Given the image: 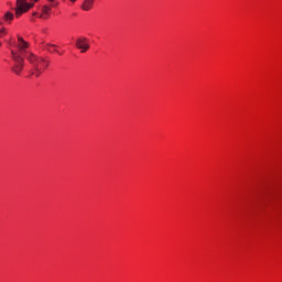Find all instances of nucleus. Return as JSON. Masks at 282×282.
<instances>
[{"instance_id": "f257e3e1", "label": "nucleus", "mask_w": 282, "mask_h": 282, "mask_svg": "<svg viewBox=\"0 0 282 282\" xmlns=\"http://www.w3.org/2000/svg\"><path fill=\"white\" fill-rule=\"evenodd\" d=\"M15 46L18 47V51L11 50V56L14 61L12 72L15 73L17 76H20L21 72H23V67H25L26 59L32 67L31 76L39 78L41 74H43V69L50 65V62L28 51L30 44L21 36H18V44Z\"/></svg>"}, {"instance_id": "f03ea898", "label": "nucleus", "mask_w": 282, "mask_h": 282, "mask_svg": "<svg viewBox=\"0 0 282 282\" xmlns=\"http://www.w3.org/2000/svg\"><path fill=\"white\" fill-rule=\"evenodd\" d=\"M75 46L77 47V50H80L82 54H85V52L89 50V40L85 36H79L76 40Z\"/></svg>"}, {"instance_id": "7ed1b4c3", "label": "nucleus", "mask_w": 282, "mask_h": 282, "mask_svg": "<svg viewBox=\"0 0 282 282\" xmlns=\"http://www.w3.org/2000/svg\"><path fill=\"white\" fill-rule=\"evenodd\" d=\"M28 4V0H17V8H15V17H21L23 14L22 10H25Z\"/></svg>"}, {"instance_id": "20e7f679", "label": "nucleus", "mask_w": 282, "mask_h": 282, "mask_svg": "<svg viewBox=\"0 0 282 282\" xmlns=\"http://www.w3.org/2000/svg\"><path fill=\"white\" fill-rule=\"evenodd\" d=\"M94 1L96 0H84L82 4V10H85V12H89V10L94 8Z\"/></svg>"}, {"instance_id": "39448f33", "label": "nucleus", "mask_w": 282, "mask_h": 282, "mask_svg": "<svg viewBox=\"0 0 282 282\" xmlns=\"http://www.w3.org/2000/svg\"><path fill=\"white\" fill-rule=\"evenodd\" d=\"M52 12V7L43 6L42 7V14L40 15V19H47L50 17V13Z\"/></svg>"}, {"instance_id": "423d86ee", "label": "nucleus", "mask_w": 282, "mask_h": 282, "mask_svg": "<svg viewBox=\"0 0 282 282\" xmlns=\"http://www.w3.org/2000/svg\"><path fill=\"white\" fill-rule=\"evenodd\" d=\"M14 19V13L8 11L6 14H4V21H12Z\"/></svg>"}, {"instance_id": "0eeeda50", "label": "nucleus", "mask_w": 282, "mask_h": 282, "mask_svg": "<svg viewBox=\"0 0 282 282\" xmlns=\"http://www.w3.org/2000/svg\"><path fill=\"white\" fill-rule=\"evenodd\" d=\"M32 8H34V3H28L26 2V8H24V10H20V12H22V14H25V12H28L29 10H32Z\"/></svg>"}, {"instance_id": "6e6552de", "label": "nucleus", "mask_w": 282, "mask_h": 282, "mask_svg": "<svg viewBox=\"0 0 282 282\" xmlns=\"http://www.w3.org/2000/svg\"><path fill=\"white\" fill-rule=\"evenodd\" d=\"M8 34V30L6 28L0 29V39H3Z\"/></svg>"}, {"instance_id": "1a4fd4ad", "label": "nucleus", "mask_w": 282, "mask_h": 282, "mask_svg": "<svg viewBox=\"0 0 282 282\" xmlns=\"http://www.w3.org/2000/svg\"><path fill=\"white\" fill-rule=\"evenodd\" d=\"M56 7H58V2H56V1L54 0V2H52V4H51V8H56Z\"/></svg>"}, {"instance_id": "9d476101", "label": "nucleus", "mask_w": 282, "mask_h": 282, "mask_svg": "<svg viewBox=\"0 0 282 282\" xmlns=\"http://www.w3.org/2000/svg\"><path fill=\"white\" fill-rule=\"evenodd\" d=\"M69 1H70V3H76L77 0H69Z\"/></svg>"}, {"instance_id": "9b49d317", "label": "nucleus", "mask_w": 282, "mask_h": 282, "mask_svg": "<svg viewBox=\"0 0 282 282\" xmlns=\"http://www.w3.org/2000/svg\"><path fill=\"white\" fill-rule=\"evenodd\" d=\"M48 3H54V0H47Z\"/></svg>"}, {"instance_id": "f8f14e48", "label": "nucleus", "mask_w": 282, "mask_h": 282, "mask_svg": "<svg viewBox=\"0 0 282 282\" xmlns=\"http://www.w3.org/2000/svg\"><path fill=\"white\" fill-rule=\"evenodd\" d=\"M9 45H14L12 42H9Z\"/></svg>"}, {"instance_id": "ddd939ff", "label": "nucleus", "mask_w": 282, "mask_h": 282, "mask_svg": "<svg viewBox=\"0 0 282 282\" xmlns=\"http://www.w3.org/2000/svg\"><path fill=\"white\" fill-rule=\"evenodd\" d=\"M55 52H56L57 54H61V53H59L58 51H56V50H55Z\"/></svg>"}, {"instance_id": "4468645a", "label": "nucleus", "mask_w": 282, "mask_h": 282, "mask_svg": "<svg viewBox=\"0 0 282 282\" xmlns=\"http://www.w3.org/2000/svg\"><path fill=\"white\" fill-rule=\"evenodd\" d=\"M35 2L39 1V0H34Z\"/></svg>"}]
</instances>
